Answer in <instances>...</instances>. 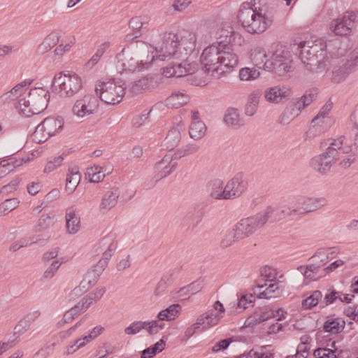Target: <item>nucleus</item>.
Segmentation results:
<instances>
[{
	"label": "nucleus",
	"mask_w": 358,
	"mask_h": 358,
	"mask_svg": "<svg viewBox=\"0 0 358 358\" xmlns=\"http://www.w3.org/2000/svg\"><path fill=\"white\" fill-rule=\"evenodd\" d=\"M348 40L338 38L329 40L323 43L306 42L301 47L300 57L302 62L311 67H316L320 72L328 70L335 59L343 57L348 52Z\"/></svg>",
	"instance_id": "obj_1"
},
{
	"label": "nucleus",
	"mask_w": 358,
	"mask_h": 358,
	"mask_svg": "<svg viewBox=\"0 0 358 358\" xmlns=\"http://www.w3.org/2000/svg\"><path fill=\"white\" fill-rule=\"evenodd\" d=\"M200 61L205 73L218 79L231 72L237 66L238 59L231 46L212 44L203 50Z\"/></svg>",
	"instance_id": "obj_2"
},
{
	"label": "nucleus",
	"mask_w": 358,
	"mask_h": 358,
	"mask_svg": "<svg viewBox=\"0 0 358 358\" xmlns=\"http://www.w3.org/2000/svg\"><path fill=\"white\" fill-rule=\"evenodd\" d=\"M83 87L81 78L75 73H67L60 72L53 78L52 83V92L60 97H71L77 94Z\"/></svg>",
	"instance_id": "obj_3"
},
{
	"label": "nucleus",
	"mask_w": 358,
	"mask_h": 358,
	"mask_svg": "<svg viewBox=\"0 0 358 358\" xmlns=\"http://www.w3.org/2000/svg\"><path fill=\"white\" fill-rule=\"evenodd\" d=\"M268 57L265 62L266 71H273L279 76L290 71V54L282 44H273L268 51Z\"/></svg>",
	"instance_id": "obj_4"
},
{
	"label": "nucleus",
	"mask_w": 358,
	"mask_h": 358,
	"mask_svg": "<svg viewBox=\"0 0 358 358\" xmlns=\"http://www.w3.org/2000/svg\"><path fill=\"white\" fill-rule=\"evenodd\" d=\"M124 85V83H122V81L110 79L99 82L96 85L95 92L102 101L107 104L115 105L122 100L126 93L127 87Z\"/></svg>",
	"instance_id": "obj_5"
},
{
	"label": "nucleus",
	"mask_w": 358,
	"mask_h": 358,
	"mask_svg": "<svg viewBox=\"0 0 358 358\" xmlns=\"http://www.w3.org/2000/svg\"><path fill=\"white\" fill-rule=\"evenodd\" d=\"M179 36L177 34L169 31L160 34L159 41L157 42L155 51L156 54L152 57V61H164L175 57L177 59Z\"/></svg>",
	"instance_id": "obj_6"
},
{
	"label": "nucleus",
	"mask_w": 358,
	"mask_h": 358,
	"mask_svg": "<svg viewBox=\"0 0 358 358\" xmlns=\"http://www.w3.org/2000/svg\"><path fill=\"white\" fill-rule=\"evenodd\" d=\"M63 127L64 120L62 117H48L36 127L31 137L36 143H41L59 132Z\"/></svg>",
	"instance_id": "obj_7"
},
{
	"label": "nucleus",
	"mask_w": 358,
	"mask_h": 358,
	"mask_svg": "<svg viewBox=\"0 0 358 358\" xmlns=\"http://www.w3.org/2000/svg\"><path fill=\"white\" fill-rule=\"evenodd\" d=\"M287 202L292 215H304L324 206L326 204V199L301 196L289 199Z\"/></svg>",
	"instance_id": "obj_8"
},
{
	"label": "nucleus",
	"mask_w": 358,
	"mask_h": 358,
	"mask_svg": "<svg viewBox=\"0 0 358 358\" xmlns=\"http://www.w3.org/2000/svg\"><path fill=\"white\" fill-rule=\"evenodd\" d=\"M45 96L46 94L42 88L31 89L26 96L18 101L15 107L22 116L31 117L39 113L35 107L36 104L38 101L45 100Z\"/></svg>",
	"instance_id": "obj_9"
},
{
	"label": "nucleus",
	"mask_w": 358,
	"mask_h": 358,
	"mask_svg": "<svg viewBox=\"0 0 358 358\" xmlns=\"http://www.w3.org/2000/svg\"><path fill=\"white\" fill-rule=\"evenodd\" d=\"M263 221V218L257 213L254 216L241 219L234 227L236 231V235L243 239L262 227Z\"/></svg>",
	"instance_id": "obj_10"
},
{
	"label": "nucleus",
	"mask_w": 358,
	"mask_h": 358,
	"mask_svg": "<svg viewBox=\"0 0 358 358\" xmlns=\"http://www.w3.org/2000/svg\"><path fill=\"white\" fill-rule=\"evenodd\" d=\"M356 17L355 12H346L331 21L330 29L337 36H347L351 33Z\"/></svg>",
	"instance_id": "obj_11"
},
{
	"label": "nucleus",
	"mask_w": 358,
	"mask_h": 358,
	"mask_svg": "<svg viewBox=\"0 0 358 358\" xmlns=\"http://www.w3.org/2000/svg\"><path fill=\"white\" fill-rule=\"evenodd\" d=\"M99 102L97 97L85 95L75 102L72 108L73 113L78 117L94 114L97 110Z\"/></svg>",
	"instance_id": "obj_12"
},
{
	"label": "nucleus",
	"mask_w": 358,
	"mask_h": 358,
	"mask_svg": "<svg viewBox=\"0 0 358 358\" xmlns=\"http://www.w3.org/2000/svg\"><path fill=\"white\" fill-rule=\"evenodd\" d=\"M335 60L336 62L330 66H334L331 80L334 83H339L343 81L351 72L352 67L358 62V56L355 55L353 58L346 61L338 59H335Z\"/></svg>",
	"instance_id": "obj_13"
},
{
	"label": "nucleus",
	"mask_w": 358,
	"mask_h": 358,
	"mask_svg": "<svg viewBox=\"0 0 358 358\" xmlns=\"http://www.w3.org/2000/svg\"><path fill=\"white\" fill-rule=\"evenodd\" d=\"M258 213L264 220L263 225L268 221L275 222L292 216L287 202L278 206H268L264 211Z\"/></svg>",
	"instance_id": "obj_14"
},
{
	"label": "nucleus",
	"mask_w": 358,
	"mask_h": 358,
	"mask_svg": "<svg viewBox=\"0 0 358 358\" xmlns=\"http://www.w3.org/2000/svg\"><path fill=\"white\" fill-rule=\"evenodd\" d=\"M198 69L195 62L183 61L180 63H171L163 69V75L167 78L182 77L193 74Z\"/></svg>",
	"instance_id": "obj_15"
},
{
	"label": "nucleus",
	"mask_w": 358,
	"mask_h": 358,
	"mask_svg": "<svg viewBox=\"0 0 358 358\" xmlns=\"http://www.w3.org/2000/svg\"><path fill=\"white\" fill-rule=\"evenodd\" d=\"M100 245L103 247L106 246L107 250L103 254V258L94 266L93 272L94 275L99 277L108 265V261L112 257L113 252L117 248V243L114 241L113 236H108L102 238Z\"/></svg>",
	"instance_id": "obj_16"
},
{
	"label": "nucleus",
	"mask_w": 358,
	"mask_h": 358,
	"mask_svg": "<svg viewBox=\"0 0 358 358\" xmlns=\"http://www.w3.org/2000/svg\"><path fill=\"white\" fill-rule=\"evenodd\" d=\"M117 58L118 59L117 67L121 74L127 72L140 71L144 69H148L150 66V63H139L138 60L131 56L124 57V50L117 55Z\"/></svg>",
	"instance_id": "obj_17"
},
{
	"label": "nucleus",
	"mask_w": 358,
	"mask_h": 358,
	"mask_svg": "<svg viewBox=\"0 0 358 358\" xmlns=\"http://www.w3.org/2000/svg\"><path fill=\"white\" fill-rule=\"evenodd\" d=\"M317 259H320L319 255H313L310 258V260L313 262L312 264L306 266H301L298 268V270L306 278L310 280H316L322 276L323 274L320 273V271L321 268L327 264V259L318 260Z\"/></svg>",
	"instance_id": "obj_18"
},
{
	"label": "nucleus",
	"mask_w": 358,
	"mask_h": 358,
	"mask_svg": "<svg viewBox=\"0 0 358 358\" xmlns=\"http://www.w3.org/2000/svg\"><path fill=\"white\" fill-rule=\"evenodd\" d=\"M248 182L241 173L236 174L225 185L227 199H233L240 196L245 191Z\"/></svg>",
	"instance_id": "obj_19"
},
{
	"label": "nucleus",
	"mask_w": 358,
	"mask_h": 358,
	"mask_svg": "<svg viewBox=\"0 0 358 358\" xmlns=\"http://www.w3.org/2000/svg\"><path fill=\"white\" fill-rule=\"evenodd\" d=\"M196 43V34L193 32H185L179 37L177 59H185L194 50Z\"/></svg>",
	"instance_id": "obj_20"
},
{
	"label": "nucleus",
	"mask_w": 358,
	"mask_h": 358,
	"mask_svg": "<svg viewBox=\"0 0 358 358\" xmlns=\"http://www.w3.org/2000/svg\"><path fill=\"white\" fill-rule=\"evenodd\" d=\"M292 95V92L289 88L280 85L268 87L264 92L266 100L273 103H279L283 99H288Z\"/></svg>",
	"instance_id": "obj_21"
},
{
	"label": "nucleus",
	"mask_w": 358,
	"mask_h": 358,
	"mask_svg": "<svg viewBox=\"0 0 358 358\" xmlns=\"http://www.w3.org/2000/svg\"><path fill=\"white\" fill-rule=\"evenodd\" d=\"M236 35H237V33L233 30L232 27L229 23L222 24L215 34L217 38L220 39L217 45L224 48L231 46L232 48L231 43L234 41Z\"/></svg>",
	"instance_id": "obj_22"
},
{
	"label": "nucleus",
	"mask_w": 358,
	"mask_h": 358,
	"mask_svg": "<svg viewBox=\"0 0 358 358\" xmlns=\"http://www.w3.org/2000/svg\"><path fill=\"white\" fill-rule=\"evenodd\" d=\"M275 316L273 310L266 307L258 308L246 319L245 324L248 327H254Z\"/></svg>",
	"instance_id": "obj_23"
},
{
	"label": "nucleus",
	"mask_w": 358,
	"mask_h": 358,
	"mask_svg": "<svg viewBox=\"0 0 358 358\" xmlns=\"http://www.w3.org/2000/svg\"><path fill=\"white\" fill-rule=\"evenodd\" d=\"M258 9L261 12L262 25L265 31L273 22L277 13V8L270 3H266L265 0L259 4Z\"/></svg>",
	"instance_id": "obj_24"
},
{
	"label": "nucleus",
	"mask_w": 358,
	"mask_h": 358,
	"mask_svg": "<svg viewBox=\"0 0 358 358\" xmlns=\"http://www.w3.org/2000/svg\"><path fill=\"white\" fill-rule=\"evenodd\" d=\"M337 159L326 155V152L315 157L311 160L312 167L317 171L325 174L329 172L332 166V162Z\"/></svg>",
	"instance_id": "obj_25"
},
{
	"label": "nucleus",
	"mask_w": 358,
	"mask_h": 358,
	"mask_svg": "<svg viewBox=\"0 0 358 358\" xmlns=\"http://www.w3.org/2000/svg\"><path fill=\"white\" fill-rule=\"evenodd\" d=\"M31 83V81L24 80L16 85L10 91L3 94L0 96V103L4 104L13 101L24 94L27 90V86Z\"/></svg>",
	"instance_id": "obj_26"
},
{
	"label": "nucleus",
	"mask_w": 358,
	"mask_h": 358,
	"mask_svg": "<svg viewBox=\"0 0 358 358\" xmlns=\"http://www.w3.org/2000/svg\"><path fill=\"white\" fill-rule=\"evenodd\" d=\"M206 127L199 118V112L193 111L192 114V122L189 126V134L192 138L198 140L206 134Z\"/></svg>",
	"instance_id": "obj_27"
},
{
	"label": "nucleus",
	"mask_w": 358,
	"mask_h": 358,
	"mask_svg": "<svg viewBox=\"0 0 358 358\" xmlns=\"http://www.w3.org/2000/svg\"><path fill=\"white\" fill-rule=\"evenodd\" d=\"M345 139V136H341L337 139L334 140L327 148L326 155H329L331 157L338 159L340 152L348 153L352 152V145L343 146Z\"/></svg>",
	"instance_id": "obj_28"
},
{
	"label": "nucleus",
	"mask_w": 358,
	"mask_h": 358,
	"mask_svg": "<svg viewBox=\"0 0 358 358\" xmlns=\"http://www.w3.org/2000/svg\"><path fill=\"white\" fill-rule=\"evenodd\" d=\"M225 309L220 301H216L213 304V308L206 313V325L213 327L216 325L223 317Z\"/></svg>",
	"instance_id": "obj_29"
},
{
	"label": "nucleus",
	"mask_w": 358,
	"mask_h": 358,
	"mask_svg": "<svg viewBox=\"0 0 358 358\" xmlns=\"http://www.w3.org/2000/svg\"><path fill=\"white\" fill-rule=\"evenodd\" d=\"M120 195V191L117 187H113L107 191L103 196L99 208L101 210H108L115 207Z\"/></svg>",
	"instance_id": "obj_30"
},
{
	"label": "nucleus",
	"mask_w": 358,
	"mask_h": 358,
	"mask_svg": "<svg viewBox=\"0 0 358 358\" xmlns=\"http://www.w3.org/2000/svg\"><path fill=\"white\" fill-rule=\"evenodd\" d=\"M207 189L210 196L217 200H227L226 189L223 187V182L220 179H215L207 184Z\"/></svg>",
	"instance_id": "obj_31"
},
{
	"label": "nucleus",
	"mask_w": 358,
	"mask_h": 358,
	"mask_svg": "<svg viewBox=\"0 0 358 358\" xmlns=\"http://www.w3.org/2000/svg\"><path fill=\"white\" fill-rule=\"evenodd\" d=\"M80 217L76 213L73 206L67 208L66 212V227L69 234H76L80 229Z\"/></svg>",
	"instance_id": "obj_32"
},
{
	"label": "nucleus",
	"mask_w": 358,
	"mask_h": 358,
	"mask_svg": "<svg viewBox=\"0 0 358 358\" xmlns=\"http://www.w3.org/2000/svg\"><path fill=\"white\" fill-rule=\"evenodd\" d=\"M189 101V96L186 92L182 91H174L166 99V105L168 107L178 108Z\"/></svg>",
	"instance_id": "obj_33"
},
{
	"label": "nucleus",
	"mask_w": 358,
	"mask_h": 358,
	"mask_svg": "<svg viewBox=\"0 0 358 358\" xmlns=\"http://www.w3.org/2000/svg\"><path fill=\"white\" fill-rule=\"evenodd\" d=\"M182 128L183 126L182 124H178L169 131L164 140L166 149L172 150L178 145L181 139L180 131Z\"/></svg>",
	"instance_id": "obj_34"
},
{
	"label": "nucleus",
	"mask_w": 358,
	"mask_h": 358,
	"mask_svg": "<svg viewBox=\"0 0 358 358\" xmlns=\"http://www.w3.org/2000/svg\"><path fill=\"white\" fill-rule=\"evenodd\" d=\"M302 110L297 101L292 103L284 110L280 117V123L283 124H288L292 120L299 116Z\"/></svg>",
	"instance_id": "obj_35"
},
{
	"label": "nucleus",
	"mask_w": 358,
	"mask_h": 358,
	"mask_svg": "<svg viewBox=\"0 0 358 358\" xmlns=\"http://www.w3.org/2000/svg\"><path fill=\"white\" fill-rule=\"evenodd\" d=\"M224 122L227 126L233 128H238L243 125L238 110L234 108H229L226 110Z\"/></svg>",
	"instance_id": "obj_36"
},
{
	"label": "nucleus",
	"mask_w": 358,
	"mask_h": 358,
	"mask_svg": "<svg viewBox=\"0 0 358 358\" xmlns=\"http://www.w3.org/2000/svg\"><path fill=\"white\" fill-rule=\"evenodd\" d=\"M150 21V17L148 15L136 16L130 20L129 24L132 29L143 34L149 29Z\"/></svg>",
	"instance_id": "obj_37"
},
{
	"label": "nucleus",
	"mask_w": 358,
	"mask_h": 358,
	"mask_svg": "<svg viewBox=\"0 0 358 358\" xmlns=\"http://www.w3.org/2000/svg\"><path fill=\"white\" fill-rule=\"evenodd\" d=\"M60 36L57 32H52L38 46L36 52L39 55H43L53 48L59 41Z\"/></svg>",
	"instance_id": "obj_38"
},
{
	"label": "nucleus",
	"mask_w": 358,
	"mask_h": 358,
	"mask_svg": "<svg viewBox=\"0 0 358 358\" xmlns=\"http://www.w3.org/2000/svg\"><path fill=\"white\" fill-rule=\"evenodd\" d=\"M268 57V52L266 53V51L262 48H255L252 50L250 54V59L252 64L258 67L259 69L264 68L266 70V60Z\"/></svg>",
	"instance_id": "obj_39"
},
{
	"label": "nucleus",
	"mask_w": 358,
	"mask_h": 358,
	"mask_svg": "<svg viewBox=\"0 0 358 358\" xmlns=\"http://www.w3.org/2000/svg\"><path fill=\"white\" fill-rule=\"evenodd\" d=\"M180 310L181 306L179 304H172L169 306L168 308H165L164 310H161L158 313L157 317L159 320L162 321L173 320L178 317Z\"/></svg>",
	"instance_id": "obj_40"
},
{
	"label": "nucleus",
	"mask_w": 358,
	"mask_h": 358,
	"mask_svg": "<svg viewBox=\"0 0 358 358\" xmlns=\"http://www.w3.org/2000/svg\"><path fill=\"white\" fill-rule=\"evenodd\" d=\"M80 180V174L77 168L69 170L66 179V191L68 194L74 192Z\"/></svg>",
	"instance_id": "obj_41"
},
{
	"label": "nucleus",
	"mask_w": 358,
	"mask_h": 358,
	"mask_svg": "<svg viewBox=\"0 0 358 358\" xmlns=\"http://www.w3.org/2000/svg\"><path fill=\"white\" fill-rule=\"evenodd\" d=\"M151 83V79L148 77H144L138 80L132 82L128 86V91L132 94H138L149 89Z\"/></svg>",
	"instance_id": "obj_42"
},
{
	"label": "nucleus",
	"mask_w": 358,
	"mask_h": 358,
	"mask_svg": "<svg viewBox=\"0 0 358 358\" xmlns=\"http://www.w3.org/2000/svg\"><path fill=\"white\" fill-rule=\"evenodd\" d=\"M199 149V146L194 143H189L178 149L172 157L174 160L179 159L182 157L192 155L196 153Z\"/></svg>",
	"instance_id": "obj_43"
},
{
	"label": "nucleus",
	"mask_w": 358,
	"mask_h": 358,
	"mask_svg": "<svg viewBox=\"0 0 358 358\" xmlns=\"http://www.w3.org/2000/svg\"><path fill=\"white\" fill-rule=\"evenodd\" d=\"M260 76V72L255 68L244 67L239 71V78L243 81H252Z\"/></svg>",
	"instance_id": "obj_44"
},
{
	"label": "nucleus",
	"mask_w": 358,
	"mask_h": 358,
	"mask_svg": "<svg viewBox=\"0 0 358 358\" xmlns=\"http://www.w3.org/2000/svg\"><path fill=\"white\" fill-rule=\"evenodd\" d=\"M81 313L82 311L80 310L79 306L75 305L64 313L62 319L58 322V326L62 327L64 324L70 323Z\"/></svg>",
	"instance_id": "obj_45"
},
{
	"label": "nucleus",
	"mask_w": 358,
	"mask_h": 358,
	"mask_svg": "<svg viewBox=\"0 0 358 358\" xmlns=\"http://www.w3.org/2000/svg\"><path fill=\"white\" fill-rule=\"evenodd\" d=\"M322 292L319 290H315L313 292L310 296L303 301L302 306L304 308L310 309L319 303V301L322 299Z\"/></svg>",
	"instance_id": "obj_46"
},
{
	"label": "nucleus",
	"mask_w": 358,
	"mask_h": 358,
	"mask_svg": "<svg viewBox=\"0 0 358 358\" xmlns=\"http://www.w3.org/2000/svg\"><path fill=\"white\" fill-rule=\"evenodd\" d=\"M239 240H241V238L236 235V231L234 227L232 230L229 231L225 234L220 242V246L222 248H226Z\"/></svg>",
	"instance_id": "obj_47"
},
{
	"label": "nucleus",
	"mask_w": 358,
	"mask_h": 358,
	"mask_svg": "<svg viewBox=\"0 0 358 358\" xmlns=\"http://www.w3.org/2000/svg\"><path fill=\"white\" fill-rule=\"evenodd\" d=\"M172 274L164 275L155 289L156 295H162L166 289L172 283Z\"/></svg>",
	"instance_id": "obj_48"
},
{
	"label": "nucleus",
	"mask_w": 358,
	"mask_h": 358,
	"mask_svg": "<svg viewBox=\"0 0 358 358\" xmlns=\"http://www.w3.org/2000/svg\"><path fill=\"white\" fill-rule=\"evenodd\" d=\"M323 329L326 332L338 334L341 331L343 327L340 325V322L338 319H334L326 321L323 325Z\"/></svg>",
	"instance_id": "obj_49"
},
{
	"label": "nucleus",
	"mask_w": 358,
	"mask_h": 358,
	"mask_svg": "<svg viewBox=\"0 0 358 358\" xmlns=\"http://www.w3.org/2000/svg\"><path fill=\"white\" fill-rule=\"evenodd\" d=\"M317 93L312 90H307L305 94L298 100H296L301 105L303 110L306 107L308 106L315 99Z\"/></svg>",
	"instance_id": "obj_50"
},
{
	"label": "nucleus",
	"mask_w": 358,
	"mask_h": 358,
	"mask_svg": "<svg viewBox=\"0 0 358 358\" xmlns=\"http://www.w3.org/2000/svg\"><path fill=\"white\" fill-rule=\"evenodd\" d=\"M145 325L147 324H145V321H134L124 329V333L127 335H135L142 329H145Z\"/></svg>",
	"instance_id": "obj_51"
},
{
	"label": "nucleus",
	"mask_w": 358,
	"mask_h": 358,
	"mask_svg": "<svg viewBox=\"0 0 358 358\" xmlns=\"http://www.w3.org/2000/svg\"><path fill=\"white\" fill-rule=\"evenodd\" d=\"M162 320H152V321H145V330L148 331L149 334L153 335L157 334L160 330L164 328V324L161 322Z\"/></svg>",
	"instance_id": "obj_52"
},
{
	"label": "nucleus",
	"mask_w": 358,
	"mask_h": 358,
	"mask_svg": "<svg viewBox=\"0 0 358 358\" xmlns=\"http://www.w3.org/2000/svg\"><path fill=\"white\" fill-rule=\"evenodd\" d=\"M55 345V343H46L34 354L32 358H46L49 355L53 352Z\"/></svg>",
	"instance_id": "obj_53"
},
{
	"label": "nucleus",
	"mask_w": 358,
	"mask_h": 358,
	"mask_svg": "<svg viewBox=\"0 0 358 358\" xmlns=\"http://www.w3.org/2000/svg\"><path fill=\"white\" fill-rule=\"evenodd\" d=\"M63 160L64 158L62 156H58L49 160L45 166L44 172L48 173L53 171L62 165Z\"/></svg>",
	"instance_id": "obj_54"
},
{
	"label": "nucleus",
	"mask_w": 358,
	"mask_h": 358,
	"mask_svg": "<svg viewBox=\"0 0 358 358\" xmlns=\"http://www.w3.org/2000/svg\"><path fill=\"white\" fill-rule=\"evenodd\" d=\"M261 275L264 278L266 281H274L276 278L277 272L274 268L265 266L260 269Z\"/></svg>",
	"instance_id": "obj_55"
},
{
	"label": "nucleus",
	"mask_w": 358,
	"mask_h": 358,
	"mask_svg": "<svg viewBox=\"0 0 358 358\" xmlns=\"http://www.w3.org/2000/svg\"><path fill=\"white\" fill-rule=\"evenodd\" d=\"M19 203L20 201L16 198L6 199L1 203V208L3 209V213L6 214L15 209L18 206Z\"/></svg>",
	"instance_id": "obj_56"
},
{
	"label": "nucleus",
	"mask_w": 358,
	"mask_h": 358,
	"mask_svg": "<svg viewBox=\"0 0 358 358\" xmlns=\"http://www.w3.org/2000/svg\"><path fill=\"white\" fill-rule=\"evenodd\" d=\"M173 160L174 159L172 155H166L159 162H157L155 169L156 171H157V173L155 177H157L159 173L166 169V166L169 165Z\"/></svg>",
	"instance_id": "obj_57"
},
{
	"label": "nucleus",
	"mask_w": 358,
	"mask_h": 358,
	"mask_svg": "<svg viewBox=\"0 0 358 358\" xmlns=\"http://www.w3.org/2000/svg\"><path fill=\"white\" fill-rule=\"evenodd\" d=\"M340 294L341 292L331 289L330 292L325 294L324 300L321 301V306L324 307L325 306H328L334 303L336 299H339Z\"/></svg>",
	"instance_id": "obj_58"
},
{
	"label": "nucleus",
	"mask_w": 358,
	"mask_h": 358,
	"mask_svg": "<svg viewBox=\"0 0 358 358\" xmlns=\"http://www.w3.org/2000/svg\"><path fill=\"white\" fill-rule=\"evenodd\" d=\"M60 266L61 262H59V260L53 261L50 266L45 271L43 278H52L55 275Z\"/></svg>",
	"instance_id": "obj_59"
},
{
	"label": "nucleus",
	"mask_w": 358,
	"mask_h": 358,
	"mask_svg": "<svg viewBox=\"0 0 358 358\" xmlns=\"http://www.w3.org/2000/svg\"><path fill=\"white\" fill-rule=\"evenodd\" d=\"M96 301L90 294L84 296L76 305L79 306V308L82 312L87 310L90 306Z\"/></svg>",
	"instance_id": "obj_60"
},
{
	"label": "nucleus",
	"mask_w": 358,
	"mask_h": 358,
	"mask_svg": "<svg viewBox=\"0 0 358 358\" xmlns=\"http://www.w3.org/2000/svg\"><path fill=\"white\" fill-rule=\"evenodd\" d=\"M20 182V179L18 178H15L10 183L2 187L1 192L3 194H8L17 189V187Z\"/></svg>",
	"instance_id": "obj_61"
},
{
	"label": "nucleus",
	"mask_w": 358,
	"mask_h": 358,
	"mask_svg": "<svg viewBox=\"0 0 358 358\" xmlns=\"http://www.w3.org/2000/svg\"><path fill=\"white\" fill-rule=\"evenodd\" d=\"M253 298L254 296L250 295H244L243 296L238 302V306L239 308H243V309H246L249 307L250 305L253 306Z\"/></svg>",
	"instance_id": "obj_62"
},
{
	"label": "nucleus",
	"mask_w": 358,
	"mask_h": 358,
	"mask_svg": "<svg viewBox=\"0 0 358 358\" xmlns=\"http://www.w3.org/2000/svg\"><path fill=\"white\" fill-rule=\"evenodd\" d=\"M178 166L177 162H171V164L166 166V169H164L159 175L157 177V180H161L162 178H166L169 175H170L173 171L176 170V169Z\"/></svg>",
	"instance_id": "obj_63"
},
{
	"label": "nucleus",
	"mask_w": 358,
	"mask_h": 358,
	"mask_svg": "<svg viewBox=\"0 0 358 358\" xmlns=\"http://www.w3.org/2000/svg\"><path fill=\"white\" fill-rule=\"evenodd\" d=\"M31 324L23 318L15 327V334H22L27 331Z\"/></svg>",
	"instance_id": "obj_64"
}]
</instances>
